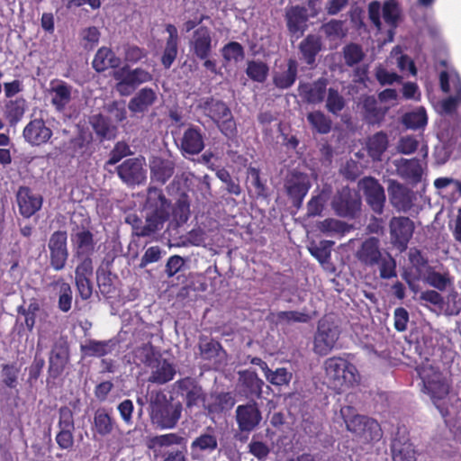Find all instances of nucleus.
Segmentation results:
<instances>
[{
  "label": "nucleus",
  "instance_id": "nucleus-1",
  "mask_svg": "<svg viewBox=\"0 0 461 461\" xmlns=\"http://www.w3.org/2000/svg\"><path fill=\"white\" fill-rule=\"evenodd\" d=\"M145 221L137 214H129L125 221L131 226L132 234L137 237H150L163 229L172 212V203L163 190L149 186L144 203Z\"/></svg>",
  "mask_w": 461,
  "mask_h": 461
},
{
  "label": "nucleus",
  "instance_id": "nucleus-2",
  "mask_svg": "<svg viewBox=\"0 0 461 461\" xmlns=\"http://www.w3.org/2000/svg\"><path fill=\"white\" fill-rule=\"evenodd\" d=\"M325 375L330 388L341 393L359 382L360 376L355 365L340 357H331L324 361Z\"/></svg>",
  "mask_w": 461,
  "mask_h": 461
},
{
  "label": "nucleus",
  "instance_id": "nucleus-3",
  "mask_svg": "<svg viewBox=\"0 0 461 461\" xmlns=\"http://www.w3.org/2000/svg\"><path fill=\"white\" fill-rule=\"evenodd\" d=\"M182 404L173 402L162 392H157L150 398V418L161 429L174 428L181 417Z\"/></svg>",
  "mask_w": 461,
  "mask_h": 461
},
{
  "label": "nucleus",
  "instance_id": "nucleus-4",
  "mask_svg": "<svg viewBox=\"0 0 461 461\" xmlns=\"http://www.w3.org/2000/svg\"><path fill=\"white\" fill-rule=\"evenodd\" d=\"M199 107L226 138L231 140L236 137L238 132L236 122L230 107L223 101L209 97L203 100Z\"/></svg>",
  "mask_w": 461,
  "mask_h": 461
},
{
  "label": "nucleus",
  "instance_id": "nucleus-5",
  "mask_svg": "<svg viewBox=\"0 0 461 461\" xmlns=\"http://www.w3.org/2000/svg\"><path fill=\"white\" fill-rule=\"evenodd\" d=\"M112 76L116 81L115 90L122 96L130 95L140 84L152 79L147 70L140 68L131 69L127 65L115 69Z\"/></svg>",
  "mask_w": 461,
  "mask_h": 461
},
{
  "label": "nucleus",
  "instance_id": "nucleus-6",
  "mask_svg": "<svg viewBox=\"0 0 461 461\" xmlns=\"http://www.w3.org/2000/svg\"><path fill=\"white\" fill-rule=\"evenodd\" d=\"M331 207L338 216L354 219L361 210V197L356 190L343 186L334 194Z\"/></svg>",
  "mask_w": 461,
  "mask_h": 461
},
{
  "label": "nucleus",
  "instance_id": "nucleus-7",
  "mask_svg": "<svg viewBox=\"0 0 461 461\" xmlns=\"http://www.w3.org/2000/svg\"><path fill=\"white\" fill-rule=\"evenodd\" d=\"M424 392L428 393L434 404L437 401L446 398L449 393V384L442 373L432 366L423 367L420 372Z\"/></svg>",
  "mask_w": 461,
  "mask_h": 461
},
{
  "label": "nucleus",
  "instance_id": "nucleus-8",
  "mask_svg": "<svg viewBox=\"0 0 461 461\" xmlns=\"http://www.w3.org/2000/svg\"><path fill=\"white\" fill-rule=\"evenodd\" d=\"M307 174L298 170L291 171L285 179V190L293 205L299 209L311 188Z\"/></svg>",
  "mask_w": 461,
  "mask_h": 461
},
{
  "label": "nucleus",
  "instance_id": "nucleus-9",
  "mask_svg": "<svg viewBox=\"0 0 461 461\" xmlns=\"http://www.w3.org/2000/svg\"><path fill=\"white\" fill-rule=\"evenodd\" d=\"M59 431L55 440L62 450H69L74 446L75 420L74 412L68 406H61L59 409Z\"/></svg>",
  "mask_w": 461,
  "mask_h": 461
},
{
  "label": "nucleus",
  "instance_id": "nucleus-10",
  "mask_svg": "<svg viewBox=\"0 0 461 461\" xmlns=\"http://www.w3.org/2000/svg\"><path fill=\"white\" fill-rule=\"evenodd\" d=\"M235 420L241 433H250L255 430L262 420V412L256 401L238 405L235 411Z\"/></svg>",
  "mask_w": 461,
  "mask_h": 461
},
{
  "label": "nucleus",
  "instance_id": "nucleus-11",
  "mask_svg": "<svg viewBox=\"0 0 461 461\" xmlns=\"http://www.w3.org/2000/svg\"><path fill=\"white\" fill-rule=\"evenodd\" d=\"M389 229L392 243L401 251L405 250L415 230L413 221L405 216H393L390 220Z\"/></svg>",
  "mask_w": 461,
  "mask_h": 461
},
{
  "label": "nucleus",
  "instance_id": "nucleus-12",
  "mask_svg": "<svg viewBox=\"0 0 461 461\" xmlns=\"http://www.w3.org/2000/svg\"><path fill=\"white\" fill-rule=\"evenodd\" d=\"M119 178L128 186L143 184L147 178V170L144 168L143 158H131L125 159L116 167Z\"/></svg>",
  "mask_w": 461,
  "mask_h": 461
},
{
  "label": "nucleus",
  "instance_id": "nucleus-13",
  "mask_svg": "<svg viewBox=\"0 0 461 461\" xmlns=\"http://www.w3.org/2000/svg\"><path fill=\"white\" fill-rule=\"evenodd\" d=\"M174 389L184 399L187 408L191 409L199 403L203 405L206 393L194 378L186 376L177 380L174 384Z\"/></svg>",
  "mask_w": 461,
  "mask_h": 461
},
{
  "label": "nucleus",
  "instance_id": "nucleus-14",
  "mask_svg": "<svg viewBox=\"0 0 461 461\" xmlns=\"http://www.w3.org/2000/svg\"><path fill=\"white\" fill-rule=\"evenodd\" d=\"M68 234L65 230L54 231L49 240L50 264L56 270H62L68 261V251L67 246Z\"/></svg>",
  "mask_w": 461,
  "mask_h": 461
},
{
  "label": "nucleus",
  "instance_id": "nucleus-15",
  "mask_svg": "<svg viewBox=\"0 0 461 461\" xmlns=\"http://www.w3.org/2000/svg\"><path fill=\"white\" fill-rule=\"evenodd\" d=\"M345 422L348 430L366 441L378 440L382 436L379 423L367 416L357 414Z\"/></svg>",
  "mask_w": 461,
  "mask_h": 461
},
{
  "label": "nucleus",
  "instance_id": "nucleus-16",
  "mask_svg": "<svg viewBox=\"0 0 461 461\" xmlns=\"http://www.w3.org/2000/svg\"><path fill=\"white\" fill-rule=\"evenodd\" d=\"M339 338L337 326L328 321H320L314 336V351L320 356L328 355Z\"/></svg>",
  "mask_w": 461,
  "mask_h": 461
},
{
  "label": "nucleus",
  "instance_id": "nucleus-17",
  "mask_svg": "<svg viewBox=\"0 0 461 461\" xmlns=\"http://www.w3.org/2000/svg\"><path fill=\"white\" fill-rule=\"evenodd\" d=\"M366 201L374 212L382 214L385 203L384 189L377 179L366 176L359 182Z\"/></svg>",
  "mask_w": 461,
  "mask_h": 461
},
{
  "label": "nucleus",
  "instance_id": "nucleus-18",
  "mask_svg": "<svg viewBox=\"0 0 461 461\" xmlns=\"http://www.w3.org/2000/svg\"><path fill=\"white\" fill-rule=\"evenodd\" d=\"M52 135V130L47 126L46 122L42 118L31 120L23 131L24 140L33 147L47 144Z\"/></svg>",
  "mask_w": 461,
  "mask_h": 461
},
{
  "label": "nucleus",
  "instance_id": "nucleus-19",
  "mask_svg": "<svg viewBox=\"0 0 461 461\" xmlns=\"http://www.w3.org/2000/svg\"><path fill=\"white\" fill-rule=\"evenodd\" d=\"M189 46L191 52L198 59L210 58L213 49L211 29L205 25L197 27L193 32Z\"/></svg>",
  "mask_w": 461,
  "mask_h": 461
},
{
  "label": "nucleus",
  "instance_id": "nucleus-20",
  "mask_svg": "<svg viewBox=\"0 0 461 461\" xmlns=\"http://www.w3.org/2000/svg\"><path fill=\"white\" fill-rule=\"evenodd\" d=\"M264 381L256 371L243 370L239 372L238 388L241 395L251 401L262 397Z\"/></svg>",
  "mask_w": 461,
  "mask_h": 461
},
{
  "label": "nucleus",
  "instance_id": "nucleus-21",
  "mask_svg": "<svg viewBox=\"0 0 461 461\" xmlns=\"http://www.w3.org/2000/svg\"><path fill=\"white\" fill-rule=\"evenodd\" d=\"M380 240L376 237L366 239L356 252V258L365 267H374L382 261Z\"/></svg>",
  "mask_w": 461,
  "mask_h": 461
},
{
  "label": "nucleus",
  "instance_id": "nucleus-22",
  "mask_svg": "<svg viewBox=\"0 0 461 461\" xmlns=\"http://www.w3.org/2000/svg\"><path fill=\"white\" fill-rule=\"evenodd\" d=\"M16 203L20 214L30 218L41 210L43 203L41 195L36 194L28 186H20L16 193Z\"/></svg>",
  "mask_w": 461,
  "mask_h": 461
},
{
  "label": "nucleus",
  "instance_id": "nucleus-23",
  "mask_svg": "<svg viewBox=\"0 0 461 461\" xmlns=\"http://www.w3.org/2000/svg\"><path fill=\"white\" fill-rule=\"evenodd\" d=\"M327 85L328 80L324 77H320L312 83L300 82L298 86L299 95L307 104H321L325 99Z\"/></svg>",
  "mask_w": 461,
  "mask_h": 461
},
{
  "label": "nucleus",
  "instance_id": "nucleus-24",
  "mask_svg": "<svg viewBox=\"0 0 461 461\" xmlns=\"http://www.w3.org/2000/svg\"><path fill=\"white\" fill-rule=\"evenodd\" d=\"M69 358V348L67 341L56 342L50 354L48 373L56 379L64 371Z\"/></svg>",
  "mask_w": 461,
  "mask_h": 461
},
{
  "label": "nucleus",
  "instance_id": "nucleus-25",
  "mask_svg": "<svg viewBox=\"0 0 461 461\" xmlns=\"http://www.w3.org/2000/svg\"><path fill=\"white\" fill-rule=\"evenodd\" d=\"M388 112V107L382 105L374 95H368L362 102L363 120L368 125H380Z\"/></svg>",
  "mask_w": 461,
  "mask_h": 461
},
{
  "label": "nucleus",
  "instance_id": "nucleus-26",
  "mask_svg": "<svg viewBox=\"0 0 461 461\" xmlns=\"http://www.w3.org/2000/svg\"><path fill=\"white\" fill-rule=\"evenodd\" d=\"M151 182L165 185L174 175L176 163L170 158L154 157L149 162Z\"/></svg>",
  "mask_w": 461,
  "mask_h": 461
},
{
  "label": "nucleus",
  "instance_id": "nucleus-27",
  "mask_svg": "<svg viewBox=\"0 0 461 461\" xmlns=\"http://www.w3.org/2000/svg\"><path fill=\"white\" fill-rule=\"evenodd\" d=\"M234 404L235 398L231 393H211L206 394L203 407L209 415H214L230 410Z\"/></svg>",
  "mask_w": 461,
  "mask_h": 461
},
{
  "label": "nucleus",
  "instance_id": "nucleus-28",
  "mask_svg": "<svg viewBox=\"0 0 461 461\" xmlns=\"http://www.w3.org/2000/svg\"><path fill=\"white\" fill-rule=\"evenodd\" d=\"M91 125L96 138L101 141L113 140L116 138L118 128L113 124L111 119L102 113L94 114L89 117Z\"/></svg>",
  "mask_w": 461,
  "mask_h": 461
},
{
  "label": "nucleus",
  "instance_id": "nucleus-29",
  "mask_svg": "<svg viewBox=\"0 0 461 461\" xmlns=\"http://www.w3.org/2000/svg\"><path fill=\"white\" fill-rule=\"evenodd\" d=\"M181 149L189 155H197L204 149V135L195 125L189 126L181 140Z\"/></svg>",
  "mask_w": 461,
  "mask_h": 461
},
{
  "label": "nucleus",
  "instance_id": "nucleus-30",
  "mask_svg": "<svg viewBox=\"0 0 461 461\" xmlns=\"http://www.w3.org/2000/svg\"><path fill=\"white\" fill-rule=\"evenodd\" d=\"M286 26L292 35L300 38L307 28L308 15L304 7L292 6L285 13Z\"/></svg>",
  "mask_w": 461,
  "mask_h": 461
},
{
  "label": "nucleus",
  "instance_id": "nucleus-31",
  "mask_svg": "<svg viewBox=\"0 0 461 461\" xmlns=\"http://www.w3.org/2000/svg\"><path fill=\"white\" fill-rule=\"evenodd\" d=\"M218 448V438L214 429L208 427L206 431L196 437L190 445L191 454L197 456L201 454H212Z\"/></svg>",
  "mask_w": 461,
  "mask_h": 461
},
{
  "label": "nucleus",
  "instance_id": "nucleus-32",
  "mask_svg": "<svg viewBox=\"0 0 461 461\" xmlns=\"http://www.w3.org/2000/svg\"><path fill=\"white\" fill-rule=\"evenodd\" d=\"M414 199L413 192L401 184L393 185L390 190L391 203L399 212H409L413 206Z\"/></svg>",
  "mask_w": 461,
  "mask_h": 461
},
{
  "label": "nucleus",
  "instance_id": "nucleus-33",
  "mask_svg": "<svg viewBox=\"0 0 461 461\" xmlns=\"http://www.w3.org/2000/svg\"><path fill=\"white\" fill-rule=\"evenodd\" d=\"M166 31L168 37L166 41V46L161 56V64L166 68H171L178 53V33L177 29L173 24H167Z\"/></svg>",
  "mask_w": 461,
  "mask_h": 461
},
{
  "label": "nucleus",
  "instance_id": "nucleus-34",
  "mask_svg": "<svg viewBox=\"0 0 461 461\" xmlns=\"http://www.w3.org/2000/svg\"><path fill=\"white\" fill-rule=\"evenodd\" d=\"M393 461H416V451L407 437H395L391 444Z\"/></svg>",
  "mask_w": 461,
  "mask_h": 461
},
{
  "label": "nucleus",
  "instance_id": "nucleus-35",
  "mask_svg": "<svg viewBox=\"0 0 461 461\" xmlns=\"http://www.w3.org/2000/svg\"><path fill=\"white\" fill-rule=\"evenodd\" d=\"M71 241L75 248V257L92 256L95 251L93 233L85 228L71 235Z\"/></svg>",
  "mask_w": 461,
  "mask_h": 461
},
{
  "label": "nucleus",
  "instance_id": "nucleus-36",
  "mask_svg": "<svg viewBox=\"0 0 461 461\" xmlns=\"http://www.w3.org/2000/svg\"><path fill=\"white\" fill-rule=\"evenodd\" d=\"M322 42L321 37L315 34H308L299 44L302 59L309 65L315 63L316 57L321 50Z\"/></svg>",
  "mask_w": 461,
  "mask_h": 461
},
{
  "label": "nucleus",
  "instance_id": "nucleus-37",
  "mask_svg": "<svg viewBox=\"0 0 461 461\" xmlns=\"http://www.w3.org/2000/svg\"><path fill=\"white\" fill-rule=\"evenodd\" d=\"M122 61L119 57L106 47L100 48L95 53L92 66L97 72H104L108 68H119Z\"/></svg>",
  "mask_w": 461,
  "mask_h": 461
},
{
  "label": "nucleus",
  "instance_id": "nucleus-38",
  "mask_svg": "<svg viewBox=\"0 0 461 461\" xmlns=\"http://www.w3.org/2000/svg\"><path fill=\"white\" fill-rule=\"evenodd\" d=\"M26 108V100L23 97L10 99L5 103L3 109L4 118L11 127H14L23 119Z\"/></svg>",
  "mask_w": 461,
  "mask_h": 461
},
{
  "label": "nucleus",
  "instance_id": "nucleus-39",
  "mask_svg": "<svg viewBox=\"0 0 461 461\" xmlns=\"http://www.w3.org/2000/svg\"><path fill=\"white\" fill-rule=\"evenodd\" d=\"M51 82V104L56 111L63 112L71 101L72 86L64 81H58L57 85Z\"/></svg>",
  "mask_w": 461,
  "mask_h": 461
},
{
  "label": "nucleus",
  "instance_id": "nucleus-40",
  "mask_svg": "<svg viewBox=\"0 0 461 461\" xmlns=\"http://www.w3.org/2000/svg\"><path fill=\"white\" fill-rule=\"evenodd\" d=\"M116 343L113 339L95 340L89 339L85 345H81L80 349L85 357H102L113 352Z\"/></svg>",
  "mask_w": 461,
  "mask_h": 461
},
{
  "label": "nucleus",
  "instance_id": "nucleus-41",
  "mask_svg": "<svg viewBox=\"0 0 461 461\" xmlns=\"http://www.w3.org/2000/svg\"><path fill=\"white\" fill-rule=\"evenodd\" d=\"M156 101V93L149 87L140 89L128 104V108L134 113H144Z\"/></svg>",
  "mask_w": 461,
  "mask_h": 461
},
{
  "label": "nucleus",
  "instance_id": "nucleus-42",
  "mask_svg": "<svg viewBox=\"0 0 461 461\" xmlns=\"http://www.w3.org/2000/svg\"><path fill=\"white\" fill-rule=\"evenodd\" d=\"M116 426L115 420L107 409L98 408L95 411L94 414V429L98 435L102 437L110 435Z\"/></svg>",
  "mask_w": 461,
  "mask_h": 461
},
{
  "label": "nucleus",
  "instance_id": "nucleus-43",
  "mask_svg": "<svg viewBox=\"0 0 461 461\" xmlns=\"http://www.w3.org/2000/svg\"><path fill=\"white\" fill-rule=\"evenodd\" d=\"M388 144L387 134L383 131H378L367 139V153L374 160H380L381 156L387 149Z\"/></svg>",
  "mask_w": 461,
  "mask_h": 461
},
{
  "label": "nucleus",
  "instance_id": "nucleus-44",
  "mask_svg": "<svg viewBox=\"0 0 461 461\" xmlns=\"http://www.w3.org/2000/svg\"><path fill=\"white\" fill-rule=\"evenodd\" d=\"M156 364L157 365L154 366L156 369L152 371L149 377L150 382L163 384L174 378L176 370L171 363L160 357L157 360Z\"/></svg>",
  "mask_w": 461,
  "mask_h": 461
},
{
  "label": "nucleus",
  "instance_id": "nucleus-45",
  "mask_svg": "<svg viewBox=\"0 0 461 461\" xmlns=\"http://www.w3.org/2000/svg\"><path fill=\"white\" fill-rule=\"evenodd\" d=\"M297 72V62L291 59L287 62V69L274 76L273 83L277 88L287 89L294 84Z\"/></svg>",
  "mask_w": 461,
  "mask_h": 461
},
{
  "label": "nucleus",
  "instance_id": "nucleus-46",
  "mask_svg": "<svg viewBox=\"0 0 461 461\" xmlns=\"http://www.w3.org/2000/svg\"><path fill=\"white\" fill-rule=\"evenodd\" d=\"M39 312L43 313L46 317L48 316V313L41 309V304L35 298L30 300V303L27 308L23 305L17 308V313L24 316V323L30 332L34 329L36 317Z\"/></svg>",
  "mask_w": 461,
  "mask_h": 461
},
{
  "label": "nucleus",
  "instance_id": "nucleus-47",
  "mask_svg": "<svg viewBox=\"0 0 461 461\" xmlns=\"http://www.w3.org/2000/svg\"><path fill=\"white\" fill-rule=\"evenodd\" d=\"M401 122L406 129L419 130L424 128L428 122L426 110L423 107H419L416 110L405 113Z\"/></svg>",
  "mask_w": 461,
  "mask_h": 461
},
{
  "label": "nucleus",
  "instance_id": "nucleus-48",
  "mask_svg": "<svg viewBox=\"0 0 461 461\" xmlns=\"http://www.w3.org/2000/svg\"><path fill=\"white\" fill-rule=\"evenodd\" d=\"M93 142V134L87 129L81 127L77 134L69 140V149L73 153H83Z\"/></svg>",
  "mask_w": 461,
  "mask_h": 461
},
{
  "label": "nucleus",
  "instance_id": "nucleus-49",
  "mask_svg": "<svg viewBox=\"0 0 461 461\" xmlns=\"http://www.w3.org/2000/svg\"><path fill=\"white\" fill-rule=\"evenodd\" d=\"M269 68L261 60H249L247 64L246 74L255 82L263 83L267 80Z\"/></svg>",
  "mask_w": 461,
  "mask_h": 461
},
{
  "label": "nucleus",
  "instance_id": "nucleus-50",
  "mask_svg": "<svg viewBox=\"0 0 461 461\" xmlns=\"http://www.w3.org/2000/svg\"><path fill=\"white\" fill-rule=\"evenodd\" d=\"M307 120L312 128L321 134H327L331 130V120L321 111L309 113Z\"/></svg>",
  "mask_w": 461,
  "mask_h": 461
},
{
  "label": "nucleus",
  "instance_id": "nucleus-51",
  "mask_svg": "<svg viewBox=\"0 0 461 461\" xmlns=\"http://www.w3.org/2000/svg\"><path fill=\"white\" fill-rule=\"evenodd\" d=\"M400 170L402 176L414 182L420 181L423 172L420 162L417 158L404 159Z\"/></svg>",
  "mask_w": 461,
  "mask_h": 461
},
{
  "label": "nucleus",
  "instance_id": "nucleus-52",
  "mask_svg": "<svg viewBox=\"0 0 461 461\" xmlns=\"http://www.w3.org/2000/svg\"><path fill=\"white\" fill-rule=\"evenodd\" d=\"M334 241L321 240L318 244L312 243L309 247V251L321 264L328 262L330 258L331 248Z\"/></svg>",
  "mask_w": 461,
  "mask_h": 461
},
{
  "label": "nucleus",
  "instance_id": "nucleus-53",
  "mask_svg": "<svg viewBox=\"0 0 461 461\" xmlns=\"http://www.w3.org/2000/svg\"><path fill=\"white\" fill-rule=\"evenodd\" d=\"M20 368L16 363L1 365L2 382L5 386L14 389L18 384Z\"/></svg>",
  "mask_w": 461,
  "mask_h": 461
},
{
  "label": "nucleus",
  "instance_id": "nucleus-54",
  "mask_svg": "<svg viewBox=\"0 0 461 461\" xmlns=\"http://www.w3.org/2000/svg\"><path fill=\"white\" fill-rule=\"evenodd\" d=\"M221 55L225 61L239 62L245 57L244 48L238 41H230L221 48Z\"/></svg>",
  "mask_w": 461,
  "mask_h": 461
},
{
  "label": "nucleus",
  "instance_id": "nucleus-55",
  "mask_svg": "<svg viewBox=\"0 0 461 461\" xmlns=\"http://www.w3.org/2000/svg\"><path fill=\"white\" fill-rule=\"evenodd\" d=\"M365 54L362 47L357 43L347 44L343 48V58L348 67H353L363 60Z\"/></svg>",
  "mask_w": 461,
  "mask_h": 461
},
{
  "label": "nucleus",
  "instance_id": "nucleus-56",
  "mask_svg": "<svg viewBox=\"0 0 461 461\" xmlns=\"http://www.w3.org/2000/svg\"><path fill=\"white\" fill-rule=\"evenodd\" d=\"M346 105L344 97L335 88L328 89V95L326 99V109L332 114H339Z\"/></svg>",
  "mask_w": 461,
  "mask_h": 461
},
{
  "label": "nucleus",
  "instance_id": "nucleus-57",
  "mask_svg": "<svg viewBox=\"0 0 461 461\" xmlns=\"http://www.w3.org/2000/svg\"><path fill=\"white\" fill-rule=\"evenodd\" d=\"M222 348L220 342L211 339H203L199 342V351L203 359L211 360L219 356V351Z\"/></svg>",
  "mask_w": 461,
  "mask_h": 461
},
{
  "label": "nucleus",
  "instance_id": "nucleus-58",
  "mask_svg": "<svg viewBox=\"0 0 461 461\" xmlns=\"http://www.w3.org/2000/svg\"><path fill=\"white\" fill-rule=\"evenodd\" d=\"M383 18L388 25L393 28L397 26L400 18V10L398 4L394 0H389L384 4Z\"/></svg>",
  "mask_w": 461,
  "mask_h": 461
},
{
  "label": "nucleus",
  "instance_id": "nucleus-59",
  "mask_svg": "<svg viewBox=\"0 0 461 461\" xmlns=\"http://www.w3.org/2000/svg\"><path fill=\"white\" fill-rule=\"evenodd\" d=\"M73 292L69 284L62 283L59 286L58 308L62 312H68L72 307Z\"/></svg>",
  "mask_w": 461,
  "mask_h": 461
},
{
  "label": "nucleus",
  "instance_id": "nucleus-60",
  "mask_svg": "<svg viewBox=\"0 0 461 461\" xmlns=\"http://www.w3.org/2000/svg\"><path fill=\"white\" fill-rule=\"evenodd\" d=\"M426 282L438 291H445L451 285L452 280L447 273L441 274L437 271L428 273Z\"/></svg>",
  "mask_w": 461,
  "mask_h": 461
},
{
  "label": "nucleus",
  "instance_id": "nucleus-61",
  "mask_svg": "<svg viewBox=\"0 0 461 461\" xmlns=\"http://www.w3.org/2000/svg\"><path fill=\"white\" fill-rule=\"evenodd\" d=\"M248 177L255 188L258 196L267 197V186L266 180L264 181L260 177V170L257 167H249L248 168Z\"/></svg>",
  "mask_w": 461,
  "mask_h": 461
},
{
  "label": "nucleus",
  "instance_id": "nucleus-62",
  "mask_svg": "<svg viewBox=\"0 0 461 461\" xmlns=\"http://www.w3.org/2000/svg\"><path fill=\"white\" fill-rule=\"evenodd\" d=\"M277 322H302L305 323L311 320V316L308 313L301 312L297 311H283L278 312L276 314Z\"/></svg>",
  "mask_w": 461,
  "mask_h": 461
},
{
  "label": "nucleus",
  "instance_id": "nucleus-63",
  "mask_svg": "<svg viewBox=\"0 0 461 461\" xmlns=\"http://www.w3.org/2000/svg\"><path fill=\"white\" fill-rule=\"evenodd\" d=\"M131 154V151L130 146L124 141H118L111 150L106 165L113 166Z\"/></svg>",
  "mask_w": 461,
  "mask_h": 461
},
{
  "label": "nucleus",
  "instance_id": "nucleus-64",
  "mask_svg": "<svg viewBox=\"0 0 461 461\" xmlns=\"http://www.w3.org/2000/svg\"><path fill=\"white\" fill-rule=\"evenodd\" d=\"M319 229L324 233L342 234L347 230V224L341 221L328 218L320 223Z\"/></svg>",
  "mask_w": 461,
  "mask_h": 461
}]
</instances>
